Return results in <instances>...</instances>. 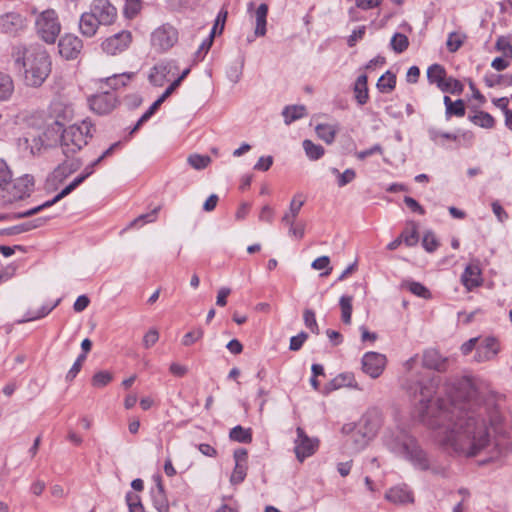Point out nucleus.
<instances>
[{"instance_id": "f257e3e1", "label": "nucleus", "mask_w": 512, "mask_h": 512, "mask_svg": "<svg viewBox=\"0 0 512 512\" xmlns=\"http://www.w3.org/2000/svg\"><path fill=\"white\" fill-rule=\"evenodd\" d=\"M447 399L432 396L433 386L421 387L419 418L436 431L442 445L465 457L482 453L498 455L490 433V421L474 409L480 403L477 387L471 378H461L442 388Z\"/></svg>"}, {"instance_id": "f03ea898", "label": "nucleus", "mask_w": 512, "mask_h": 512, "mask_svg": "<svg viewBox=\"0 0 512 512\" xmlns=\"http://www.w3.org/2000/svg\"><path fill=\"white\" fill-rule=\"evenodd\" d=\"M15 64L24 71L26 85L40 87L51 72V60L47 51L40 45H16L12 50Z\"/></svg>"}, {"instance_id": "7ed1b4c3", "label": "nucleus", "mask_w": 512, "mask_h": 512, "mask_svg": "<svg viewBox=\"0 0 512 512\" xmlns=\"http://www.w3.org/2000/svg\"><path fill=\"white\" fill-rule=\"evenodd\" d=\"M384 446L394 455L409 461L414 468L426 471L430 460L416 439L405 429L396 427L387 429L383 435Z\"/></svg>"}, {"instance_id": "20e7f679", "label": "nucleus", "mask_w": 512, "mask_h": 512, "mask_svg": "<svg viewBox=\"0 0 512 512\" xmlns=\"http://www.w3.org/2000/svg\"><path fill=\"white\" fill-rule=\"evenodd\" d=\"M95 127L90 120H83L80 124H73L65 128L61 134L60 146L63 154L70 157L87 145L92 138Z\"/></svg>"}, {"instance_id": "39448f33", "label": "nucleus", "mask_w": 512, "mask_h": 512, "mask_svg": "<svg viewBox=\"0 0 512 512\" xmlns=\"http://www.w3.org/2000/svg\"><path fill=\"white\" fill-rule=\"evenodd\" d=\"M383 424V416L379 409L370 408L360 418L352 434L355 450H361L375 438Z\"/></svg>"}, {"instance_id": "423d86ee", "label": "nucleus", "mask_w": 512, "mask_h": 512, "mask_svg": "<svg viewBox=\"0 0 512 512\" xmlns=\"http://www.w3.org/2000/svg\"><path fill=\"white\" fill-rule=\"evenodd\" d=\"M37 35L47 44H54L61 32V24L54 9H46L35 18Z\"/></svg>"}, {"instance_id": "0eeeda50", "label": "nucleus", "mask_w": 512, "mask_h": 512, "mask_svg": "<svg viewBox=\"0 0 512 512\" xmlns=\"http://www.w3.org/2000/svg\"><path fill=\"white\" fill-rule=\"evenodd\" d=\"M478 337L474 361L477 363L493 361L501 351L500 340L493 335Z\"/></svg>"}, {"instance_id": "6e6552de", "label": "nucleus", "mask_w": 512, "mask_h": 512, "mask_svg": "<svg viewBox=\"0 0 512 512\" xmlns=\"http://www.w3.org/2000/svg\"><path fill=\"white\" fill-rule=\"evenodd\" d=\"M178 41L177 30L169 25L164 24L157 28L151 36L153 47L159 51H167Z\"/></svg>"}, {"instance_id": "1a4fd4ad", "label": "nucleus", "mask_w": 512, "mask_h": 512, "mask_svg": "<svg viewBox=\"0 0 512 512\" xmlns=\"http://www.w3.org/2000/svg\"><path fill=\"white\" fill-rule=\"evenodd\" d=\"M297 438L294 441V452L296 458L303 462L307 457L312 456L319 446L317 438H310L301 427L296 429Z\"/></svg>"}, {"instance_id": "9d476101", "label": "nucleus", "mask_w": 512, "mask_h": 512, "mask_svg": "<svg viewBox=\"0 0 512 512\" xmlns=\"http://www.w3.org/2000/svg\"><path fill=\"white\" fill-rule=\"evenodd\" d=\"M132 42L130 31L122 30L108 38L102 44V50L108 55H117L125 51Z\"/></svg>"}, {"instance_id": "9b49d317", "label": "nucleus", "mask_w": 512, "mask_h": 512, "mask_svg": "<svg viewBox=\"0 0 512 512\" xmlns=\"http://www.w3.org/2000/svg\"><path fill=\"white\" fill-rule=\"evenodd\" d=\"M386 366V357L377 352H367L362 357V370L371 378H378Z\"/></svg>"}, {"instance_id": "f8f14e48", "label": "nucleus", "mask_w": 512, "mask_h": 512, "mask_svg": "<svg viewBox=\"0 0 512 512\" xmlns=\"http://www.w3.org/2000/svg\"><path fill=\"white\" fill-rule=\"evenodd\" d=\"M90 11L101 25H111L117 17L116 8L108 0H94Z\"/></svg>"}, {"instance_id": "ddd939ff", "label": "nucleus", "mask_w": 512, "mask_h": 512, "mask_svg": "<svg viewBox=\"0 0 512 512\" xmlns=\"http://www.w3.org/2000/svg\"><path fill=\"white\" fill-rule=\"evenodd\" d=\"M90 108L99 115L110 113L117 105L116 95L112 92L104 91L95 94L89 98Z\"/></svg>"}, {"instance_id": "4468645a", "label": "nucleus", "mask_w": 512, "mask_h": 512, "mask_svg": "<svg viewBox=\"0 0 512 512\" xmlns=\"http://www.w3.org/2000/svg\"><path fill=\"white\" fill-rule=\"evenodd\" d=\"M177 65L174 61H165L155 65L149 74V81L154 86H163L170 75H175Z\"/></svg>"}, {"instance_id": "2eb2a0df", "label": "nucleus", "mask_w": 512, "mask_h": 512, "mask_svg": "<svg viewBox=\"0 0 512 512\" xmlns=\"http://www.w3.org/2000/svg\"><path fill=\"white\" fill-rule=\"evenodd\" d=\"M83 43L75 35L66 34L58 43L59 53L66 59H75L81 52Z\"/></svg>"}, {"instance_id": "dca6fc26", "label": "nucleus", "mask_w": 512, "mask_h": 512, "mask_svg": "<svg viewBox=\"0 0 512 512\" xmlns=\"http://www.w3.org/2000/svg\"><path fill=\"white\" fill-rule=\"evenodd\" d=\"M11 185V191H9L10 197L8 200L16 201L30 195L34 182L32 177L25 175L16 179L14 182L12 181Z\"/></svg>"}, {"instance_id": "f3484780", "label": "nucleus", "mask_w": 512, "mask_h": 512, "mask_svg": "<svg viewBox=\"0 0 512 512\" xmlns=\"http://www.w3.org/2000/svg\"><path fill=\"white\" fill-rule=\"evenodd\" d=\"M385 498L394 504H408L414 502L413 492L408 488L407 485H399L390 488Z\"/></svg>"}, {"instance_id": "a211bd4d", "label": "nucleus", "mask_w": 512, "mask_h": 512, "mask_svg": "<svg viewBox=\"0 0 512 512\" xmlns=\"http://www.w3.org/2000/svg\"><path fill=\"white\" fill-rule=\"evenodd\" d=\"M23 27V19L18 13L10 12L0 16V30L6 34H16Z\"/></svg>"}, {"instance_id": "6ab92c4d", "label": "nucleus", "mask_w": 512, "mask_h": 512, "mask_svg": "<svg viewBox=\"0 0 512 512\" xmlns=\"http://www.w3.org/2000/svg\"><path fill=\"white\" fill-rule=\"evenodd\" d=\"M461 279H462L463 285L468 290H471L475 287L480 286V284L482 282V278H481V270H480L479 266L476 264L468 265L465 268V270L461 276Z\"/></svg>"}, {"instance_id": "aec40b11", "label": "nucleus", "mask_w": 512, "mask_h": 512, "mask_svg": "<svg viewBox=\"0 0 512 512\" xmlns=\"http://www.w3.org/2000/svg\"><path fill=\"white\" fill-rule=\"evenodd\" d=\"M99 25H101V23L98 22L91 11L83 13L80 17L79 29L83 36H94L98 30Z\"/></svg>"}, {"instance_id": "412c9836", "label": "nucleus", "mask_w": 512, "mask_h": 512, "mask_svg": "<svg viewBox=\"0 0 512 512\" xmlns=\"http://www.w3.org/2000/svg\"><path fill=\"white\" fill-rule=\"evenodd\" d=\"M152 499L158 512H169V502L160 477L156 478V487L152 490Z\"/></svg>"}, {"instance_id": "4be33fe9", "label": "nucleus", "mask_w": 512, "mask_h": 512, "mask_svg": "<svg viewBox=\"0 0 512 512\" xmlns=\"http://www.w3.org/2000/svg\"><path fill=\"white\" fill-rule=\"evenodd\" d=\"M423 365L429 369L437 371L445 370L446 359L443 358L440 353L434 349H430L423 354Z\"/></svg>"}, {"instance_id": "5701e85b", "label": "nucleus", "mask_w": 512, "mask_h": 512, "mask_svg": "<svg viewBox=\"0 0 512 512\" xmlns=\"http://www.w3.org/2000/svg\"><path fill=\"white\" fill-rule=\"evenodd\" d=\"M353 91H354V97L360 106H362L368 102L369 93H368V86H367V75L362 74L356 79V81L354 83Z\"/></svg>"}, {"instance_id": "b1692460", "label": "nucleus", "mask_w": 512, "mask_h": 512, "mask_svg": "<svg viewBox=\"0 0 512 512\" xmlns=\"http://www.w3.org/2000/svg\"><path fill=\"white\" fill-rule=\"evenodd\" d=\"M15 86L12 77L0 71V102L9 101L14 93Z\"/></svg>"}, {"instance_id": "393cba45", "label": "nucleus", "mask_w": 512, "mask_h": 512, "mask_svg": "<svg viewBox=\"0 0 512 512\" xmlns=\"http://www.w3.org/2000/svg\"><path fill=\"white\" fill-rule=\"evenodd\" d=\"M307 115V110L304 105H288L284 107L282 116L286 125L299 120Z\"/></svg>"}, {"instance_id": "a878e982", "label": "nucleus", "mask_w": 512, "mask_h": 512, "mask_svg": "<svg viewBox=\"0 0 512 512\" xmlns=\"http://www.w3.org/2000/svg\"><path fill=\"white\" fill-rule=\"evenodd\" d=\"M50 218H51L50 216L45 217V218L40 217L33 221L25 222V223L10 227V228L6 229L4 231V233L6 235L21 234V233H24V232H27V231H30L32 229L42 226Z\"/></svg>"}, {"instance_id": "bb28decb", "label": "nucleus", "mask_w": 512, "mask_h": 512, "mask_svg": "<svg viewBox=\"0 0 512 512\" xmlns=\"http://www.w3.org/2000/svg\"><path fill=\"white\" fill-rule=\"evenodd\" d=\"M331 390H337L343 387H351L358 389V384L352 373H342L333 378L329 383Z\"/></svg>"}, {"instance_id": "cd10ccee", "label": "nucleus", "mask_w": 512, "mask_h": 512, "mask_svg": "<svg viewBox=\"0 0 512 512\" xmlns=\"http://www.w3.org/2000/svg\"><path fill=\"white\" fill-rule=\"evenodd\" d=\"M267 14L268 6L265 3L260 4L255 13L256 27L254 33L257 37H262L266 34Z\"/></svg>"}, {"instance_id": "c85d7f7f", "label": "nucleus", "mask_w": 512, "mask_h": 512, "mask_svg": "<svg viewBox=\"0 0 512 512\" xmlns=\"http://www.w3.org/2000/svg\"><path fill=\"white\" fill-rule=\"evenodd\" d=\"M317 136L327 144H332L338 132V128L331 124H318L315 128Z\"/></svg>"}, {"instance_id": "c756f323", "label": "nucleus", "mask_w": 512, "mask_h": 512, "mask_svg": "<svg viewBox=\"0 0 512 512\" xmlns=\"http://www.w3.org/2000/svg\"><path fill=\"white\" fill-rule=\"evenodd\" d=\"M427 78L430 83H435L440 88L446 79V70L440 64H433L427 70Z\"/></svg>"}, {"instance_id": "7c9ffc66", "label": "nucleus", "mask_w": 512, "mask_h": 512, "mask_svg": "<svg viewBox=\"0 0 512 512\" xmlns=\"http://www.w3.org/2000/svg\"><path fill=\"white\" fill-rule=\"evenodd\" d=\"M229 437L232 441L238 443H250L252 441V431L250 428L237 425L230 430Z\"/></svg>"}, {"instance_id": "2f4dec72", "label": "nucleus", "mask_w": 512, "mask_h": 512, "mask_svg": "<svg viewBox=\"0 0 512 512\" xmlns=\"http://www.w3.org/2000/svg\"><path fill=\"white\" fill-rule=\"evenodd\" d=\"M133 72L120 73L109 76L105 79V82L112 89H118L119 87L125 86L133 77Z\"/></svg>"}, {"instance_id": "473e14b6", "label": "nucleus", "mask_w": 512, "mask_h": 512, "mask_svg": "<svg viewBox=\"0 0 512 512\" xmlns=\"http://www.w3.org/2000/svg\"><path fill=\"white\" fill-rule=\"evenodd\" d=\"M302 145L310 160H318L324 155V148L321 145L313 143L311 140H304Z\"/></svg>"}, {"instance_id": "72a5a7b5", "label": "nucleus", "mask_w": 512, "mask_h": 512, "mask_svg": "<svg viewBox=\"0 0 512 512\" xmlns=\"http://www.w3.org/2000/svg\"><path fill=\"white\" fill-rule=\"evenodd\" d=\"M59 302L60 300H57L52 305H42L41 308L37 311L29 310L22 322L34 321L47 316L59 304Z\"/></svg>"}, {"instance_id": "f704fd0d", "label": "nucleus", "mask_w": 512, "mask_h": 512, "mask_svg": "<svg viewBox=\"0 0 512 512\" xmlns=\"http://www.w3.org/2000/svg\"><path fill=\"white\" fill-rule=\"evenodd\" d=\"M352 300V296L343 295L339 301L341 308V319L345 324L351 323Z\"/></svg>"}, {"instance_id": "c9c22d12", "label": "nucleus", "mask_w": 512, "mask_h": 512, "mask_svg": "<svg viewBox=\"0 0 512 512\" xmlns=\"http://www.w3.org/2000/svg\"><path fill=\"white\" fill-rule=\"evenodd\" d=\"M396 85V76L391 73L390 71H387L385 74H383L377 82V88L381 92H390L395 88Z\"/></svg>"}, {"instance_id": "e433bc0d", "label": "nucleus", "mask_w": 512, "mask_h": 512, "mask_svg": "<svg viewBox=\"0 0 512 512\" xmlns=\"http://www.w3.org/2000/svg\"><path fill=\"white\" fill-rule=\"evenodd\" d=\"M470 120L475 124L483 128H492L495 125L494 118L487 112L479 111L474 116L470 117Z\"/></svg>"}, {"instance_id": "4c0bfd02", "label": "nucleus", "mask_w": 512, "mask_h": 512, "mask_svg": "<svg viewBox=\"0 0 512 512\" xmlns=\"http://www.w3.org/2000/svg\"><path fill=\"white\" fill-rule=\"evenodd\" d=\"M439 89L443 92L459 95L463 92L464 87L459 80L453 77H446L444 83Z\"/></svg>"}, {"instance_id": "58836bf2", "label": "nucleus", "mask_w": 512, "mask_h": 512, "mask_svg": "<svg viewBox=\"0 0 512 512\" xmlns=\"http://www.w3.org/2000/svg\"><path fill=\"white\" fill-rule=\"evenodd\" d=\"M81 166L80 160L65 161L55 169L56 176L66 177L75 172Z\"/></svg>"}, {"instance_id": "ea45409f", "label": "nucleus", "mask_w": 512, "mask_h": 512, "mask_svg": "<svg viewBox=\"0 0 512 512\" xmlns=\"http://www.w3.org/2000/svg\"><path fill=\"white\" fill-rule=\"evenodd\" d=\"M113 380V374L109 371H98L96 372L92 379L91 384L93 387L102 388L107 386Z\"/></svg>"}, {"instance_id": "a19ab883", "label": "nucleus", "mask_w": 512, "mask_h": 512, "mask_svg": "<svg viewBox=\"0 0 512 512\" xmlns=\"http://www.w3.org/2000/svg\"><path fill=\"white\" fill-rule=\"evenodd\" d=\"M12 183V172L7 163L0 159V191L6 190Z\"/></svg>"}, {"instance_id": "79ce46f5", "label": "nucleus", "mask_w": 512, "mask_h": 512, "mask_svg": "<svg viewBox=\"0 0 512 512\" xmlns=\"http://www.w3.org/2000/svg\"><path fill=\"white\" fill-rule=\"evenodd\" d=\"M390 44L396 53H402L408 48L409 41L406 35L395 33L391 39Z\"/></svg>"}, {"instance_id": "37998d69", "label": "nucleus", "mask_w": 512, "mask_h": 512, "mask_svg": "<svg viewBox=\"0 0 512 512\" xmlns=\"http://www.w3.org/2000/svg\"><path fill=\"white\" fill-rule=\"evenodd\" d=\"M399 237L405 245L409 247L415 246L418 243L417 225L412 223L411 230H404Z\"/></svg>"}, {"instance_id": "c03bdc74", "label": "nucleus", "mask_w": 512, "mask_h": 512, "mask_svg": "<svg viewBox=\"0 0 512 512\" xmlns=\"http://www.w3.org/2000/svg\"><path fill=\"white\" fill-rule=\"evenodd\" d=\"M247 464L235 463V467L230 477V482L233 485L242 483L247 475Z\"/></svg>"}, {"instance_id": "a18cd8bd", "label": "nucleus", "mask_w": 512, "mask_h": 512, "mask_svg": "<svg viewBox=\"0 0 512 512\" xmlns=\"http://www.w3.org/2000/svg\"><path fill=\"white\" fill-rule=\"evenodd\" d=\"M243 67H244V58L242 57L239 61V63L234 64L229 67L227 70V77L230 80V82L236 84L240 81L243 73Z\"/></svg>"}, {"instance_id": "49530a36", "label": "nucleus", "mask_w": 512, "mask_h": 512, "mask_svg": "<svg viewBox=\"0 0 512 512\" xmlns=\"http://www.w3.org/2000/svg\"><path fill=\"white\" fill-rule=\"evenodd\" d=\"M331 172L338 176L337 184L339 187L349 184L356 177V173L353 169H346L343 173H340L337 168H332Z\"/></svg>"}, {"instance_id": "de8ad7c7", "label": "nucleus", "mask_w": 512, "mask_h": 512, "mask_svg": "<svg viewBox=\"0 0 512 512\" xmlns=\"http://www.w3.org/2000/svg\"><path fill=\"white\" fill-rule=\"evenodd\" d=\"M210 162V157L206 155L193 154L188 157V163L196 170L206 168Z\"/></svg>"}, {"instance_id": "09e8293b", "label": "nucleus", "mask_w": 512, "mask_h": 512, "mask_svg": "<svg viewBox=\"0 0 512 512\" xmlns=\"http://www.w3.org/2000/svg\"><path fill=\"white\" fill-rule=\"evenodd\" d=\"M141 0H125L124 15L126 18H134L141 10Z\"/></svg>"}, {"instance_id": "8fccbe9b", "label": "nucleus", "mask_w": 512, "mask_h": 512, "mask_svg": "<svg viewBox=\"0 0 512 512\" xmlns=\"http://www.w3.org/2000/svg\"><path fill=\"white\" fill-rule=\"evenodd\" d=\"M85 177L81 173L79 176H77L68 186H66L60 193H58L53 200L55 203H57L59 200H61L63 197L70 194L76 187H78L81 183L85 181Z\"/></svg>"}, {"instance_id": "3c124183", "label": "nucleus", "mask_w": 512, "mask_h": 512, "mask_svg": "<svg viewBox=\"0 0 512 512\" xmlns=\"http://www.w3.org/2000/svg\"><path fill=\"white\" fill-rule=\"evenodd\" d=\"M495 48L503 53L504 57L512 59V44L505 36L498 37Z\"/></svg>"}, {"instance_id": "603ef678", "label": "nucleus", "mask_w": 512, "mask_h": 512, "mask_svg": "<svg viewBox=\"0 0 512 512\" xmlns=\"http://www.w3.org/2000/svg\"><path fill=\"white\" fill-rule=\"evenodd\" d=\"M465 104L463 100L458 99L452 103L451 107L446 109V118L449 119L451 116L463 117L465 115Z\"/></svg>"}, {"instance_id": "864d4df0", "label": "nucleus", "mask_w": 512, "mask_h": 512, "mask_svg": "<svg viewBox=\"0 0 512 512\" xmlns=\"http://www.w3.org/2000/svg\"><path fill=\"white\" fill-rule=\"evenodd\" d=\"M422 246L427 252L430 253L434 252L438 248L439 242L433 232L427 231L424 234L422 239Z\"/></svg>"}, {"instance_id": "5fc2aeb1", "label": "nucleus", "mask_w": 512, "mask_h": 512, "mask_svg": "<svg viewBox=\"0 0 512 512\" xmlns=\"http://www.w3.org/2000/svg\"><path fill=\"white\" fill-rule=\"evenodd\" d=\"M305 326L315 334H319V327L316 321L315 313L311 309H305L303 313Z\"/></svg>"}, {"instance_id": "6e6d98bb", "label": "nucleus", "mask_w": 512, "mask_h": 512, "mask_svg": "<svg viewBox=\"0 0 512 512\" xmlns=\"http://www.w3.org/2000/svg\"><path fill=\"white\" fill-rule=\"evenodd\" d=\"M204 335V331L201 328H196L192 331H189L183 336L182 344L184 346H191L198 340H200Z\"/></svg>"}, {"instance_id": "4d7b16f0", "label": "nucleus", "mask_w": 512, "mask_h": 512, "mask_svg": "<svg viewBox=\"0 0 512 512\" xmlns=\"http://www.w3.org/2000/svg\"><path fill=\"white\" fill-rule=\"evenodd\" d=\"M428 135L429 138L435 143H438L440 138L453 141L457 140V135L448 132H441L436 128H429Z\"/></svg>"}, {"instance_id": "13d9d810", "label": "nucleus", "mask_w": 512, "mask_h": 512, "mask_svg": "<svg viewBox=\"0 0 512 512\" xmlns=\"http://www.w3.org/2000/svg\"><path fill=\"white\" fill-rule=\"evenodd\" d=\"M330 264V259L328 256H321V257H318L316 258L313 262H312V268H314L315 270H323V269H326V271L324 273H322L321 275L322 276H327L330 274L332 268L329 266Z\"/></svg>"}, {"instance_id": "bf43d9fd", "label": "nucleus", "mask_w": 512, "mask_h": 512, "mask_svg": "<svg viewBox=\"0 0 512 512\" xmlns=\"http://www.w3.org/2000/svg\"><path fill=\"white\" fill-rule=\"evenodd\" d=\"M159 207L153 209L150 213L141 214L137 218H135L133 221L130 222L129 228L134 227L138 225L139 223H150L155 221L156 215L158 213Z\"/></svg>"}, {"instance_id": "052dcab7", "label": "nucleus", "mask_w": 512, "mask_h": 512, "mask_svg": "<svg viewBox=\"0 0 512 512\" xmlns=\"http://www.w3.org/2000/svg\"><path fill=\"white\" fill-rule=\"evenodd\" d=\"M305 202L304 196L301 193H297L291 200L288 212L299 215L301 208Z\"/></svg>"}, {"instance_id": "680f3d73", "label": "nucleus", "mask_w": 512, "mask_h": 512, "mask_svg": "<svg viewBox=\"0 0 512 512\" xmlns=\"http://www.w3.org/2000/svg\"><path fill=\"white\" fill-rule=\"evenodd\" d=\"M408 287L410 292L416 296L422 297L424 299L430 297L429 290L419 282H410Z\"/></svg>"}, {"instance_id": "e2e57ef3", "label": "nucleus", "mask_w": 512, "mask_h": 512, "mask_svg": "<svg viewBox=\"0 0 512 512\" xmlns=\"http://www.w3.org/2000/svg\"><path fill=\"white\" fill-rule=\"evenodd\" d=\"M308 334L304 331L300 332L296 336L291 337L289 349L291 351H298L303 346L304 342L307 340Z\"/></svg>"}, {"instance_id": "0e129e2a", "label": "nucleus", "mask_w": 512, "mask_h": 512, "mask_svg": "<svg viewBox=\"0 0 512 512\" xmlns=\"http://www.w3.org/2000/svg\"><path fill=\"white\" fill-rule=\"evenodd\" d=\"M288 235L298 240L302 239L305 235V223L298 222L288 226Z\"/></svg>"}, {"instance_id": "69168bd1", "label": "nucleus", "mask_w": 512, "mask_h": 512, "mask_svg": "<svg viewBox=\"0 0 512 512\" xmlns=\"http://www.w3.org/2000/svg\"><path fill=\"white\" fill-rule=\"evenodd\" d=\"M55 204V201L53 199L51 200H48L46 202H44L43 204L39 205V206H36L32 209H29L25 212H21V213H18L15 215L16 218H25V217H30L38 212H40L41 210L45 209V208H48L52 205Z\"/></svg>"}, {"instance_id": "338daca9", "label": "nucleus", "mask_w": 512, "mask_h": 512, "mask_svg": "<svg viewBox=\"0 0 512 512\" xmlns=\"http://www.w3.org/2000/svg\"><path fill=\"white\" fill-rule=\"evenodd\" d=\"M446 44L450 52H456L463 44V40L460 35L450 33Z\"/></svg>"}, {"instance_id": "774afa93", "label": "nucleus", "mask_w": 512, "mask_h": 512, "mask_svg": "<svg viewBox=\"0 0 512 512\" xmlns=\"http://www.w3.org/2000/svg\"><path fill=\"white\" fill-rule=\"evenodd\" d=\"M159 339V333L156 329H150L143 337V345L145 348L152 347Z\"/></svg>"}]
</instances>
